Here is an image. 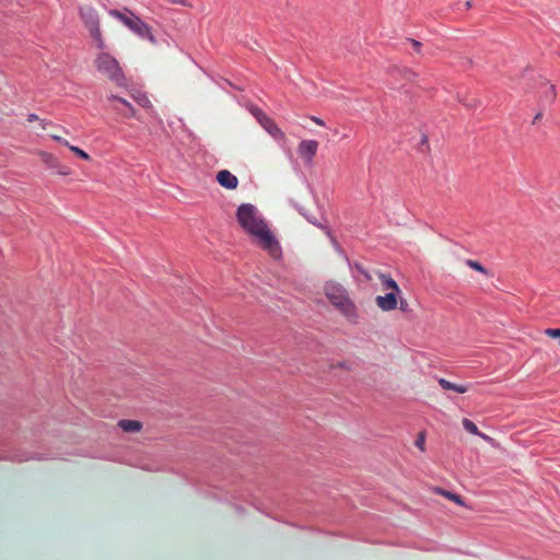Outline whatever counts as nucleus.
Masks as SVG:
<instances>
[{"label":"nucleus","mask_w":560,"mask_h":560,"mask_svg":"<svg viewBox=\"0 0 560 560\" xmlns=\"http://www.w3.org/2000/svg\"><path fill=\"white\" fill-rule=\"evenodd\" d=\"M129 30L135 32L140 37L147 38L151 43H155V37L151 32V27L147 23H144L140 18L137 16V19L133 21V24L130 25Z\"/></svg>","instance_id":"nucleus-8"},{"label":"nucleus","mask_w":560,"mask_h":560,"mask_svg":"<svg viewBox=\"0 0 560 560\" xmlns=\"http://www.w3.org/2000/svg\"><path fill=\"white\" fill-rule=\"evenodd\" d=\"M250 112L259 124H261V121L266 120L269 117L258 107H253Z\"/></svg>","instance_id":"nucleus-23"},{"label":"nucleus","mask_w":560,"mask_h":560,"mask_svg":"<svg viewBox=\"0 0 560 560\" xmlns=\"http://www.w3.org/2000/svg\"><path fill=\"white\" fill-rule=\"evenodd\" d=\"M118 427L125 432H139L142 423L137 420L124 419L118 422Z\"/></svg>","instance_id":"nucleus-13"},{"label":"nucleus","mask_w":560,"mask_h":560,"mask_svg":"<svg viewBox=\"0 0 560 560\" xmlns=\"http://www.w3.org/2000/svg\"><path fill=\"white\" fill-rule=\"evenodd\" d=\"M55 168L57 170L58 174H60V175H69L70 174L69 168L61 166L60 164L58 167H55Z\"/></svg>","instance_id":"nucleus-26"},{"label":"nucleus","mask_w":560,"mask_h":560,"mask_svg":"<svg viewBox=\"0 0 560 560\" xmlns=\"http://www.w3.org/2000/svg\"><path fill=\"white\" fill-rule=\"evenodd\" d=\"M398 293L399 292L392 291L385 295H378L375 298V303L384 312L393 311L398 306Z\"/></svg>","instance_id":"nucleus-7"},{"label":"nucleus","mask_w":560,"mask_h":560,"mask_svg":"<svg viewBox=\"0 0 560 560\" xmlns=\"http://www.w3.org/2000/svg\"><path fill=\"white\" fill-rule=\"evenodd\" d=\"M68 148H69V149H70V151H71V152H73L77 156H79V158H81V159H83V160L89 161V160L91 159V158H90V155H89L85 151H83L82 149H80L79 147H75V145L70 144Z\"/></svg>","instance_id":"nucleus-22"},{"label":"nucleus","mask_w":560,"mask_h":560,"mask_svg":"<svg viewBox=\"0 0 560 560\" xmlns=\"http://www.w3.org/2000/svg\"><path fill=\"white\" fill-rule=\"evenodd\" d=\"M312 120L314 122H316L317 125H319V126H324V121L320 118H318V117L313 116Z\"/></svg>","instance_id":"nucleus-32"},{"label":"nucleus","mask_w":560,"mask_h":560,"mask_svg":"<svg viewBox=\"0 0 560 560\" xmlns=\"http://www.w3.org/2000/svg\"><path fill=\"white\" fill-rule=\"evenodd\" d=\"M358 270L365 277L366 280H369V281L372 280V277L368 271H365L364 269H362L360 267H358Z\"/></svg>","instance_id":"nucleus-28"},{"label":"nucleus","mask_w":560,"mask_h":560,"mask_svg":"<svg viewBox=\"0 0 560 560\" xmlns=\"http://www.w3.org/2000/svg\"><path fill=\"white\" fill-rule=\"evenodd\" d=\"M545 88H546V91H545L546 102H549V103L553 102L556 100V96H557V92H556L555 85L549 84L548 82H546Z\"/></svg>","instance_id":"nucleus-20"},{"label":"nucleus","mask_w":560,"mask_h":560,"mask_svg":"<svg viewBox=\"0 0 560 560\" xmlns=\"http://www.w3.org/2000/svg\"><path fill=\"white\" fill-rule=\"evenodd\" d=\"M416 446L420 450V451H424V445H425V440H424V434L423 433H420L418 439L416 440L415 442Z\"/></svg>","instance_id":"nucleus-24"},{"label":"nucleus","mask_w":560,"mask_h":560,"mask_svg":"<svg viewBox=\"0 0 560 560\" xmlns=\"http://www.w3.org/2000/svg\"><path fill=\"white\" fill-rule=\"evenodd\" d=\"M465 264H466L469 268H471V269H474V270H476V271H478V272H480V273H483V275H486V276H490L489 271H488V270H487V269H486V268H485V267H483L479 261H477V260L467 259V260L465 261Z\"/></svg>","instance_id":"nucleus-19"},{"label":"nucleus","mask_w":560,"mask_h":560,"mask_svg":"<svg viewBox=\"0 0 560 560\" xmlns=\"http://www.w3.org/2000/svg\"><path fill=\"white\" fill-rule=\"evenodd\" d=\"M51 138L57 141V142H60L62 143L63 145L66 147H69L70 143L66 140V139H62L61 137L57 136V135H51Z\"/></svg>","instance_id":"nucleus-25"},{"label":"nucleus","mask_w":560,"mask_h":560,"mask_svg":"<svg viewBox=\"0 0 560 560\" xmlns=\"http://www.w3.org/2000/svg\"><path fill=\"white\" fill-rule=\"evenodd\" d=\"M108 102L115 103L113 106L115 110H117L119 114H121L125 117L131 118L137 117L135 107L125 98L116 96V95H109L107 96Z\"/></svg>","instance_id":"nucleus-6"},{"label":"nucleus","mask_w":560,"mask_h":560,"mask_svg":"<svg viewBox=\"0 0 560 560\" xmlns=\"http://www.w3.org/2000/svg\"><path fill=\"white\" fill-rule=\"evenodd\" d=\"M39 155H40V158H42L43 162H44L47 166H49V167H51V168H54V167H58V166H59V162H58V160H57V159H56L51 153H48V152H40V153H39Z\"/></svg>","instance_id":"nucleus-17"},{"label":"nucleus","mask_w":560,"mask_h":560,"mask_svg":"<svg viewBox=\"0 0 560 560\" xmlns=\"http://www.w3.org/2000/svg\"><path fill=\"white\" fill-rule=\"evenodd\" d=\"M132 97L140 106L144 108L151 106L149 97L143 93L138 92L136 94H132Z\"/></svg>","instance_id":"nucleus-21"},{"label":"nucleus","mask_w":560,"mask_h":560,"mask_svg":"<svg viewBox=\"0 0 560 560\" xmlns=\"http://www.w3.org/2000/svg\"><path fill=\"white\" fill-rule=\"evenodd\" d=\"M236 219L257 246L267 252L271 258L276 260L281 258L282 250L279 241L255 206L241 205L236 211Z\"/></svg>","instance_id":"nucleus-1"},{"label":"nucleus","mask_w":560,"mask_h":560,"mask_svg":"<svg viewBox=\"0 0 560 560\" xmlns=\"http://www.w3.org/2000/svg\"><path fill=\"white\" fill-rule=\"evenodd\" d=\"M393 73L401 77L406 81H412L416 78V73L406 68L405 69L395 68L393 70Z\"/></svg>","instance_id":"nucleus-18"},{"label":"nucleus","mask_w":560,"mask_h":560,"mask_svg":"<svg viewBox=\"0 0 560 560\" xmlns=\"http://www.w3.org/2000/svg\"><path fill=\"white\" fill-rule=\"evenodd\" d=\"M79 14L85 27L89 30L91 37L95 42L96 47L98 49H104L105 42L102 35L100 18L96 9L86 4L81 5L79 8Z\"/></svg>","instance_id":"nucleus-4"},{"label":"nucleus","mask_w":560,"mask_h":560,"mask_svg":"<svg viewBox=\"0 0 560 560\" xmlns=\"http://www.w3.org/2000/svg\"><path fill=\"white\" fill-rule=\"evenodd\" d=\"M130 14L127 15L118 10H110L109 11V15H112L113 18L119 20L120 22H122L128 28H130V25L133 24V21L137 19V16L129 12Z\"/></svg>","instance_id":"nucleus-14"},{"label":"nucleus","mask_w":560,"mask_h":560,"mask_svg":"<svg viewBox=\"0 0 560 560\" xmlns=\"http://www.w3.org/2000/svg\"><path fill=\"white\" fill-rule=\"evenodd\" d=\"M440 386L445 390H454L459 394H464L467 392V387L464 385L454 384L445 378L439 380Z\"/></svg>","instance_id":"nucleus-16"},{"label":"nucleus","mask_w":560,"mask_h":560,"mask_svg":"<svg viewBox=\"0 0 560 560\" xmlns=\"http://www.w3.org/2000/svg\"><path fill=\"white\" fill-rule=\"evenodd\" d=\"M218 183L226 189H235L238 185V179L228 170H222L217 174Z\"/></svg>","instance_id":"nucleus-9"},{"label":"nucleus","mask_w":560,"mask_h":560,"mask_svg":"<svg viewBox=\"0 0 560 560\" xmlns=\"http://www.w3.org/2000/svg\"><path fill=\"white\" fill-rule=\"evenodd\" d=\"M465 5H466L467 9H469L471 7L470 1H467Z\"/></svg>","instance_id":"nucleus-35"},{"label":"nucleus","mask_w":560,"mask_h":560,"mask_svg":"<svg viewBox=\"0 0 560 560\" xmlns=\"http://www.w3.org/2000/svg\"><path fill=\"white\" fill-rule=\"evenodd\" d=\"M318 150V142L316 140H303L298 145V153L301 159L311 164Z\"/></svg>","instance_id":"nucleus-5"},{"label":"nucleus","mask_w":560,"mask_h":560,"mask_svg":"<svg viewBox=\"0 0 560 560\" xmlns=\"http://www.w3.org/2000/svg\"><path fill=\"white\" fill-rule=\"evenodd\" d=\"M432 492L435 493V494H439V495H442L444 498H446L447 500L456 503L457 505H460V506H467L465 501L463 500V498L454 492H451L448 490H445V489H442L440 487H434L432 489Z\"/></svg>","instance_id":"nucleus-11"},{"label":"nucleus","mask_w":560,"mask_h":560,"mask_svg":"<svg viewBox=\"0 0 560 560\" xmlns=\"http://www.w3.org/2000/svg\"><path fill=\"white\" fill-rule=\"evenodd\" d=\"M399 308H400L402 312H406V311L408 310V303H407V301H405V300H400Z\"/></svg>","instance_id":"nucleus-27"},{"label":"nucleus","mask_w":560,"mask_h":560,"mask_svg":"<svg viewBox=\"0 0 560 560\" xmlns=\"http://www.w3.org/2000/svg\"><path fill=\"white\" fill-rule=\"evenodd\" d=\"M540 117H541V114H537V115L535 116V118H534L533 124H535L537 120H539V119H540Z\"/></svg>","instance_id":"nucleus-33"},{"label":"nucleus","mask_w":560,"mask_h":560,"mask_svg":"<svg viewBox=\"0 0 560 560\" xmlns=\"http://www.w3.org/2000/svg\"><path fill=\"white\" fill-rule=\"evenodd\" d=\"M35 120H38V116L35 115V114H30L27 116V121L32 122V121H35Z\"/></svg>","instance_id":"nucleus-30"},{"label":"nucleus","mask_w":560,"mask_h":560,"mask_svg":"<svg viewBox=\"0 0 560 560\" xmlns=\"http://www.w3.org/2000/svg\"><path fill=\"white\" fill-rule=\"evenodd\" d=\"M411 43H412L413 48L417 51H420L421 43H419L418 40H415V39H412Z\"/></svg>","instance_id":"nucleus-29"},{"label":"nucleus","mask_w":560,"mask_h":560,"mask_svg":"<svg viewBox=\"0 0 560 560\" xmlns=\"http://www.w3.org/2000/svg\"><path fill=\"white\" fill-rule=\"evenodd\" d=\"M377 277L382 281L384 290L400 292L399 285L389 275L377 272Z\"/></svg>","instance_id":"nucleus-12"},{"label":"nucleus","mask_w":560,"mask_h":560,"mask_svg":"<svg viewBox=\"0 0 560 560\" xmlns=\"http://www.w3.org/2000/svg\"><path fill=\"white\" fill-rule=\"evenodd\" d=\"M323 290L329 303L338 310L341 315L352 323L357 322L358 308L343 285L330 280L324 284Z\"/></svg>","instance_id":"nucleus-2"},{"label":"nucleus","mask_w":560,"mask_h":560,"mask_svg":"<svg viewBox=\"0 0 560 560\" xmlns=\"http://www.w3.org/2000/svg\"><path fill=\"white\" fill-rule=\"evenodd\" d=\"M168 2L173 3V4H182V5H186V2L185 0H167Z\"/></svg>","instance_id":"nucleus-31"},{"label":"nucleus","mask_w":560,"mask_h":560,"mask_svg":"<svg viewBox=\"0 0 560 560\" xmlns=\"http://www.w3.org/2000/svg\"><path fill=\"white\" fill-rule=\"evenodd\" d=\"M93 60V66L101 77L107 79L116 86L122 88L127 85V79L119 61L109 52L100 49Z\"/></svg>","instance_id":"nucleus-3"},{"label":"nucleus","mask_w":560,"mask_h":560,"mask_svg":"<svg viewBox=\"0 0 560 560\" xmlns=\"http://www.w3.org/2000/svg\"><path fill=\"white\" fill-rule=\"evenodd\" d=\"M40 125H42V128H43V129H46V127H47L48 122H46V121H44V120H43Z\"/></svg>","instance_id":"nucleus-34"},{"label":"nucleus","mask_w":560,"mask_h":560,"mask_svg":"<svg viewBox=\"0 0 560 560\" xmlns=\"http://www.w3.org/2000/svg\"><path fill=\"white\" fill-rule=\"evenodd\" d=\"M462 423H463L464 429L467 432H469V433H471L474 435H478V436H480L485 441H491V438L489 435L480 432L479 429L477 428V425L472 421H470L469 419H466V418L463 419Z\"/></svg>","instance_id":"nucleus-15"},{"label":"nucleus","mask_w":560,"mask_h":560,"mask_svg":"<svg viewBox=\"0 0 560 560\" xmlns=\"http://www.w3.org/2000/svg\"><path fill=\"white\" fill-rule=\"evenodd\" d=\"M260 126L275 139H285L284 132L278 127L272 118L268 117L266 120L261 121Z\"/></svg>","instance_id":"nucleus-10"}]
</instances>
